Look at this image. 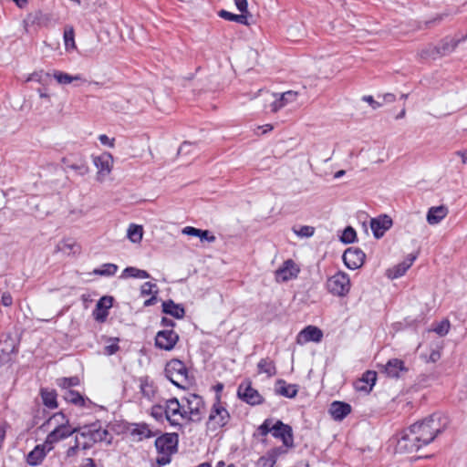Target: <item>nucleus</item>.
I'll use <instances>...</instances> for the list:
<instances>
[{"mask_svg": "<svg viewBox=\"0 0 467 467\" xmlns=\"http://www.w3.org/2000/svg\"><path fill=\"white\" fill-rule=\"evenodd\" d=\"M297 96H298L297 92L289 90V91L282 93L278 99L283 102V105L285 106L288 103H292V102L296 101L297 99Z\"/></svg>", "mask_w": 467, "mask_h": 467, "instance_id": "nucleus-42", "label": "nucleus"}, {"mask_svg": "<svg viewBox=\"0 0 467 467\" xmlns=\"http://www.w3.org/2000/svg\"><path fill=\"white\" fill-rule=\"evenodd\" d=\"M99 140L101 144H103L105 146H108L109 148H113L114 145H115L114 144L115 139L114 138H109L106 134L99 135Z\"/></svg>", "mask_w": 467, "mask_h": 467, "instance_id": "nucleus-52", "label": "nucleus"}, {"mask_svg": "<svg viewBox=\"0 0 467 467\" xmlns=\"http://www.w3.org/2000/svg\"><path fill=\"white\" fill-rule=\"evenodd\" d=\"M143 229L142 226L137 224H130L127 231V236L130 242L137 244L142 239Z\"/></svg>", "mask_w": 467, "mask_h": 467, "instance_id": "nucleus-33", "label": "nucleus"}, {"mask_svg": "<svg viewBox=\"0 0 467 467\" xmlns=\"http://www.w3.org/2000/svg\"><path fill=\"white\" fill-rule=\"evenodd\" d=\"M286 452H287V448L286 447L285 448V446L284 447H276V448L271 449L270 451H267V453L273 459H275V462L280 455L285 454Z\"/></svg>", "mask_w": 467, "mask_h": 467, "instance_id": "nucleus-48", "label": "nucleus"}, {"mask_svg": "<svg viewBox=\"0 0 467 467\" xmlns=\"http://www.w3.org/2000/svg\"><path fill=\"white\" fill-rule=\"evenodd\" d=\"M48 428H52L47 436L45 446H48V451L53 449V445L63 441L72 434L78 432V427H73L69 423V420L62 413L57 412L52 415L45 423Z\"/></svg>", "mask_w": 467, "mask_h": 467, "instance_id": "nucleus-1", "label": "nucleus"}, {"mask_svg": "<svg viewBox=\"0 0 467 467\" xmlns=\"http://www.w3.org/2000/svg\"><path fill=\"white\" fill-rule=\"evenodd\" d=\"M361 379H363L365 383H368L372 388L376 382L377 374L374 371L368 370L363 374Z\"/></svg>", "mask_w": 467, "mask_h": 467, "instance_id": "nucleus-46", "label": "nucleus"}, {"mask_svg": "<svg viewBox=\"0 0 467 467\" xmlns=\"http://www.w3.org/2000/svg\"><path fill=\"white\" fill-rule=\"evenodd\" d=\"M122 275L128 276V277L140 278V279H146V278L150 277V274L147 271L138 269V268L132 267V266L125 268Z\"/></svg>", "mask_w": 467, "mask_h": 467, "instance_id": "nucleus-37", "label": "nucleus"}, {"mask_svg": "<svg viewBox=\"0 0 467 467\" xmlns=\"http://www.w3.org/2000/svg\"><path fill=\"white\" fill-rule=\"evenodd\" d=\"M156 288V285L150 282H146L141 285V295L149 296L153 293V289Z\"/></svg>", "mask_w": 467, "mask_h": 467, "instance_id": "nucleus-51", "label": "nucleus"}, {"mask_svg": "<svg viewBox=\"0 0 467 467\" xmlns=\"http://www.w3.org/2000/svg\"><path fill=\"white\" fill-rule=\"evenodd\" d=\"M230 420L231 415L224 404L222 402L221 395H216L215 401L210 410L207 421L208 427L215 431L226 426Z\"/></svg>", "mask_w": 467, "mask_h": 467, "instance_id": "nucleus-4", "label": "nucleus"}, {"mask_svg": "<svg viewBox=\"0 0 467 467\" xmlns=\"http://www.w3.org/2000/svg\"><path fill=\"white\" fill-rule=\"evenodd\" d=\"M455 154L462 158V162L463 164L467 163V149L464 150H458Z\"/></svg>", "mask_w": 467, "mask_h": 467, "instance_id": "nucleus-63", "label": "nucleus"}, {"mask_svg": "<svg viewBox=\"0 0 467 467\" xmlns=\"http://www.w3.org/2000/svg\"><path fill=\"white\" fill-rule=\"evenodd\" d=\"M111 304H112V298L111 297H107V296H104L102 297L97 304V307L98 308H102V307H105V308H109L111 306Z\"/></svg>", "mask_w": 467, "mask_h": 467, "instance_id": "nucleus-56", "label": "nucleus"}, {"mask_svg": "<svg viewBox=\"0 0 467 467\" xmlns=\"http://www.w3.org/2000/svg\"><path fill=\"white\" fill-rule=\"evenodd\" d=\"M357 234L354 228L348 226L342 233L340 240L344 244H351L356 240Z\"/></svg>", "mask_w": 467, "mask_h": 467, "instance_id": "nucleus-40", "label": "nucleus"}, {"mask_svg": "<svg viewBox=\"0 0 467 467\" xmlns=\"http://www.w3.org/2000/svg\"><path fill=\"white\" fill-rule=\"evenodd\" d=\"M467 39V35L462 38H455L451 36H446L442 38L438 44V49L440 51L441 57L451 54L461 42Z\"/></svg>", "mask_w": 467, "mask_h": 467, "instance_id": "nucleus-18", "label": "nucleus"}, {"mask_svg": "<svg viewBox=\"0 0 467 467\" xmlns=\"http://www.w3.org/2000/svg\"><path fill=\"white\" fill-rule=\"evenodd\" d=\"M447 425V419L441 414H432L410 428L424 445L431 443L435 437L442 432Z\"/></svg>", "mask_w": 467, "mask_h": 467, "instance_id": "nucleus-2", "label": "nucleus"}, {"mask_svg": "<svg viewBox=\"0 0 467 467\" xmlns=\"http://www.w3.org/2000/svg\"><path fill=\"white\" fill-rule=\"evenodd\" d=\"M328 291L334 296H344L350 289V279L346 273L337 272L327 282Z\"/></svg>", "mask_w": 467, "mask_h": 467, "instance_id": "nucleus-8", "label": "nucleus"}, {"mask_svg": "<svg viewBox=\"0 0 467 467\" xmlns=\"http://www.w3.org/2000/svg\"><path fill=\"white\" fill-rule=\"evenodd\" d=\"M270 107L272 112H276L285 106L279 99L275 98V100L271 102Z\"/></svg>", "mask_w": 467, "mask_h": 467, "instance_id": "nucleus-59", "label": "nucleus"}, {"mask_svg": "<svg viewBox=\"0 0 467 467\" xmlns=\"http://www.w3.org/2000/svg\"><path fill=\"white\" fill-rule=\"evenodd\" d=\"M199 238L203 241H207L209 243H213L215 241V236L213 234H211V233L208 230H201Z\"/></svg>", "mask_w": 467, "mask_h": 467, "instance_id": "nucleus-54", "label": "nucleus"}, {"mask_svg": "<svg viewBox=\"0 0 467 467\" xmlns=\"http://www.w3.org/2000/svg\"><path fill=\"white\" fill-rule=\"evenodd\" d=\"M323 337V332L320 328L314 326H307L297 336L296 341L298 344H305L306 342H320Z\"/></svg>", "mask_w": 467, "mask_h": 467, "instance_id": "nucleus-17", "label": "nucleus"}, {"mask_svg": "<svg viewBox=\"0 0 467 467\" xmlns=\"http://www.w3.org/2000/svg\"><path fill=\"white\" fill-rule=\"evenodd\" d=\"M164 414L169 423L175 427L181 428L182 422L189 421L185 411V404L179 402L176 398L166 400Z\"/></svg>", "mask_w": 467, "mask_h": 467, "instance_id": "nucleus-5", "label": "nucleus"}, {"mask_svg": "<svg viewBox=\"0 0 467 467\" xmlns=\"http://www.w3.org/2000/svg\"><path fill=\"white\" fill-rule=\"evenodd\" d=\"M407 370L404 362L399 358L389 359L384 367L385 373L390 378H399L401 373Z\"/></svg>", "mask_w": 467, "mask_h": 467, "instance_id": "nucleus-21", "label": "nucleus"}, {"mask_svg": "<svg viewBox=\"0 0 467 467\" xmlns=\"http://www.w3.org/2000/svg\"><path fill=\"white\" fill-rule=\"evenodd\" d=\"M237 395L241 400L252 406L259 405L263 402V397L255 389L252 388L250 381H245L239 385Z\"/></svg>", "mask_w": 467, "mask_h": 467, "instance_id": "nucleus-11", "label": "nucleus"}, {"mask_svg": "<svg viewBox=\"0 0 467 467\" xmlns=\"http://www.w3.org/2000/svg\"><path fill=\"white\" fill-rule=\"evenodd\" d=\"M418 57L422 61L435 60L441 57L440 51L437 45L428 44L417 52Z\"/></svg>", "mask_w": 467, "mask_h": 467, "instance_id": "nucleus-23", "label": "nucleus"}, {"mask_svg": "<svg viewBox=\"0 0 467 467\" xmlns=\"http://www.w3.org/2000/svg\"><path fill=\"white\" fill-rule=\"evenodd\" d=\"M46 448L48 450V446H45V444L41 446H36L32 451H30L27 455L26 462L30 465H37L46 456Z\"/></svg>", "mask_w": 467, "mask_h": 467, "instance_id": "nucleus-30", "label": "nucleus"}, {"mask_svg": "<svg viewBox=\"0 0 467 467\" xmlns=\"http://www.w3.org/2000/svg\"><path fill=\"white\" fill-rule=\"evenodd\" d=\"M416 258L417 254H409L403 262L388 270V276L391 279L402 276L412 265Z\"/></svg>", "mask_w": 467, "mask_h": 467, "instance_id": "nucleus-20", "label": "nucleus"}, {"mask_svg": "<svg viewBox=\"0 0 467 467\" xmlns=\"http://www.w3.org/2000/svg\"><path fill=\"white\" fill-rule=\"evenodd\" d=\"M78 384V379L76 377L73 378H63L59 379V386L67 389L71 386H76Z\"/></svg>", "mask_w": 467, "mask_h": 467, "instance_id": "nucleus-47", "label": "nucleus"}, {"mask_svg": "<svg viewBox=\"0 0 467 467\" xmlns=\"http://www.w3.org/2000/svg\"><path fill=\"white\" fill-rule=\"evenodd\" d=\"M65 400L72 404L83 407L85 406V399L78 391L67 389L64 394Z\"/></svg>", "mask_w": 467, "mask_h": 467, "instance_id": "nucleus-35", "label": "nucleus"}, {"mask_svg": "<svg viewBox=\"0 0 467 467\" xmlns=\"http://www.w3.org/2000/svg\"><path fill=\"white\" fill-rule=\"evenodd\" d=\"M272 130H273V126L271 124H265L263 126H259V127H257L256 134L262 135V134H265Z\"/></svg>", "mask_w": 467, "mask_h": 467, "instance_id": "nucleus-61", "label": "nucleus"}, {"mask_svg": "<svg viewBox=\"0 0 467 467\" xmlns=\"http://www.w3.org/2000/svg\"><path fill=\"white\" fill-rule=\"evenodd\" d=\"M65 49L70 52L76 49L75 33L72 26H67L64 30Z\"/></svg>", "mask_w": 467, "mask_h": 467, "instance_id": "nucleus-34", "label": "nucleus"}, {"mask_svg": "<svg viewBox=\"0 0 467 467\" xmlns=\"http://www.w3.org/2000/svg\"><path fill=\"white\" fill-rule=\"evenodd\" d=\"M118 266L114 264H105L99 269H95L94 274L99 275H113L116 274Z\"/></svg>", "mask_w": 467, "mask_h": 467, "instance_id": "nucleus-39", "label": "nucleus"}, {"mask_svg": "<svg viewBox=\"0 0 467 467\" xmlns=\"http://www.w3.org/2000/svg\"><path fill=\"white\" fill-rule=\"evenodd\" d=\"M52 76L60 85H68L76 81L86 82V79H84L80 74L72 76L63 71L55 70Z\"/></svg>", "mask_w": 467, "mask_h": 467, "instance_id": "nucleus-27", "label": "nucleus"}, {"mask_svg": "<svg viewBox=\"0 0 467 467\" xmlns=\"http://www.w3.org/2000/svg\"><path fill=\"white\" fill-rule=\"evenodd\" d=\"M177 434L167 433L156 439L155 447L158 451L156 463L158 467L170 463L171 454L177 450Z\"/></svg>", "mask_w": 467, "mask_h": 467, "instance_id": "nucleus-3", "label": "nucleus"}, {"mask_svg": "<svg viewBox=\"0 0 467 467\" xmlns=\"http://www.w3.org/2000/svg\"><path fill=\"white\" fill-rule=\"evenodd\" d=\"M365 260V254L358 248H348L343 254V261L348 268H359Z\"/></svg>", "mask_w": 467, "mask_h": 467, "instance_id": "nucleus-14", "label": "nucleus"}, {"mask_svg": "<svg viewBox=\"0 0 467 467\" xmlns=\"http://www.w3.org/2000/svg\"><path fill=\"white\" fill-rule=\"evenodd\" d=\"M130 434L136 437L139 441L155 436V433L152 432L149 425L144 423L133 425L130 429Z\"/></svg>", "mask_w": 467, "mask_h": 467, "instance_id": "nucleus-28", "label": "nucleus"}, {"mask_svg": "<svg viewBox=\"0 0 467 467\" xmlns=\"http://www.w3.org/2000/svg\"><path fill=\"white\" fill-rule=\"evenodd\" d=\"M258 373H265L267 377L276 374L275 363L269 358H263L257 364Z\"/></svg>", "mask_w": 467, "mask_h": 467, "instance_id": "nucleus-31", "label": "nucleus"}, {"mask_svg": "<svg viewBox=\"0 0 467 467\" xmlns=\"http://www.w3.org/2000/svg\"><path fill=\"white\" fill-rule=\"evenodd\" d=\"M329 411L335 420H341L350 413L351 407L345 402L334 401L330 406Z\"/></svg>", "mask_w": 467, "mask_h": 467, "instance_id": "nucleus-22", "label": "nucleus"}, {"mask_svg": "<svg viewBox=\"0 0 467 467\" xmlns=\"http://www.w3.org/2000/svg\"><path fill=\"white\" fill-rule=\"evenodd\" d=\"M179 340V335L172 329L159 331L155 337L156 348L170 351L174 348Z\"/></svg>", "mask_w": 467, "mask_h": 467, "instance_id": "nucleus-10", "label": "nucleus"}, {"mask_svg": "<svg viewBox=\"0 0 467 467\" xmlns=\"http://www.w3.org/2000/svg\"><path fill=\"white\" fill-rule=\"evenodd\" d=\"M62 162L67 168L75 171L80 176H84L88 172V166L82 158H78L76 160V162H72L69 158L65 157L62 159Z\"/></svg>", "mask_w": 467, "mask_h": 467, "instance_id": "nucleus-26", "label": "nucleus"}, {"mask_svg": "<svg viewBox=\"0 0 467 467\" xmlns=\"http://www.w3.org/2000/svg\"><path fill=\"white\" fill-rule=\"evenodd\" d=\"M355 389L358 391H363L366 393H368L372 389L371 386L368 385V383H365V381L361 379L355 382Z\"/></svg>", "mask_w": 467, "mask_h": 467, "instance_id": "nucleus-49", "label": "nucleus"}, {"mask_svg": "<svg viewBox=\"0 0 467 467\" xmlns=\"http://www.w3.org/2000/svg\"><path fill=\"white\" fill-rule=\"evenodd\" d=\"M449 328H450V323L449 321L445 320V321H442L440 325H438L435 328H434V331L441 335V336H443V335H446L449 331Z\"/></svg>", "mask_w": 467, "mask_h": 467, "instance_id": "nucleus-50", "label": "nucleus"}, {"mask_svg": "<svg viewBox=\"0 0 467 467\" xmlns=\"http://www.w3.org/2000/svg\"><path fill=\"white\" fill-rule=\"evenodd\" d=\"M94 164L99 170V180H103V178L109 175L111 171L113 164L112 155L108 152L102 153L101 155L94 158Z\"/></svg>", "mask_w": 467, "mask_h": 467, "instance_id": "nucleus-15", "label": "nucleus"}, {"mask_svg": "<svg viewBox=\"0 0 467 467\" xmlns=\"http://www.w3.org/2000/svg\"><path fill=\"white\" fill-rule=\"evenodd\" d=\"M392 225V220L388 215L379 216L370 220V228L377 239L382 237Z\"/></svg>", "mask_w": 467, "mask_h": 467, "instance_id": "nucleus-16", "label": "nucleus"}, {"mask_svg": "<svg viewBox=\"0 0 467 467\" xmlns=\"http://www.w3.org/2000/svg\"><path fill=\"white\" fill-rule=\"evenodd\" d=\"M79 447V442H78V437L76 438V441H75V445L74 446H71L68 448L67 451V456H73L76 454L78 449Z\"/></svg>", "mask_w": 467, "mask_h": 467, "instance_id": "nucleus-62", "label": "nucleus"}, {"mask_svg": "<svg viewBox=\"0 0 467 467\" xmlns=\"http://www.w3.org/2000/svg\"><path fill=\"white\" fill-rule=\"evenodd\" d=\"M115 341H118V339H115ZM119 347L117 342H114L110 345H108L105 347V354L110 356L115 354L119 350Z\"/></svg>", "mask_w": 467, "mask_h": 467, "instance_id": "nucleus-57", "label": "nucleus"}, {"mask_svg": "<svg viewBox=\"0 0 467 467\" xmlns=\"http://www.w3.org/2000/svg\"><path fill=\"white\" fill-rule=\"evenodd\" d=\"M219 16L226 20H229V21H234L236 23L245 25V26L249 25L248 14H245V13H242L240 15H235L231 12L222 10V11H220Z\"/></svg>", "mask_w": 467, "mask_h": 467, "instance_id": "nucleus-32", "label": "nucleus"}, {"mask_svg": "<svg viewBox=\"0 0 467 467\" xmlns=\"http://www.w3.org/2000/svg\"><path fill=\"white\" fill-rule=\"evenodd\" d=\"M162 412L164 413V407L162 406H157L152 409V415L156 418L161 416Z\"/></svg>", "mask_w": 467, "mask_h": 467, "instance_id": "nucleus-64", "label": "nucleus"}, {"mask_svg": "<svg viewBox=\"0 0 467 467\" xmlns=\"http://www.w3.org/2000/svg\"><path fill=\"white\" fill-rule=\"evenodd\" d=\"M51 75L43 70L36 71L32 73L26 79V81H36L40 84H47L50 78Z\"/></svg>", "mask_w": 467, "mask_h": 467, "instance_id": "nucleus-38", "label": "nucleus"}, {"mask_svg": "<svg viewBox=\"0 0 467 467\" xmlns=\"http://www.w3.org/2000/svg\"><path fill=\"white\" fill-rule=\"evenodd\" d=\"M41 397L43 400V403L49 409H55L57 407V394L52 390H42Z\"/></svg>", "mask_w": 467, "mask_h": 467, "instance_id": "nucleus-36", "label": "nucleus"}, {"mask_svg": "<svg viewBox=\"0 0 467 467\" xmlns=\"http://www.w3.org/2000/svg\"><path fill=\"white\" fill-rule=\"evenodd\" d=\"M363 100L368 102L374 109L379 108L382 105V103L375 100L372 96H364Z\"/></svg>", "mask_w": 467, "mask_h": 467, "instance_id": "nucleus-58", "label": "nucleus"}, {"mask_svg": "<svg viewBox=\"0 0 467 467\" xmlns=\"http://www.w3.org/2000/svg\"><path fill=\"white\" fill-rule=\"evenodd\" d=\"M275 459H273L267 452L260 457L256 462V467H274L275 464Z\"/></svg>", "mask_w": 467, "mask_h": 467, "instance_id": "nucleus-43", "label": "nucleus"}, {"mask_svg": "<svg viewBox=\"0 0 467 467\" xmlns=\"http://www.w3.org/2000/svg\"><path fill=\"white\" fill-rule=\"evenodd\" d=\"M165 375L178 388H186L188 384V370L181 360L171 359L169 361L165 367Z\"/></svg>", "mask_w": 467, "mask_h": 467, "instance_id": "nucleus-6", "label": "nucleus"}, {"mask_svg": "<svg viewBox=\"0 0 467 467\" xmlns=\"http://www.w3.org/2000/svg\"><path fill=\"white\" fill-rule=\"evenodd\" d=\"M273 420L271 419H266L259 427L258 432L262 436H266L268 433H273L272 426Z\"/></svg>", "mask_w": 467, "mask_h": 467, "instance_id": "nucleus-44", "label": "nucleus"}, {"mask_svg": "<svg viewBox=\"0 0 467 467\" xmlns=\"http://www.w3.org/2000/svg\"><path fill=\"white\" fill-rule=\"evenodd\" d=\"M272 435L275 438L281 439L285 447L292 448L294 446L293 431L289 425L277 420L272 426Z\"/></svg>", "mask_w": 467, "mask_h": 467, "instance_id": "nucleus-12", "label": "nucleus"}, {"mask_svg": "<svg viewBox=\"0 0 467 467\" xmlns=\"http://www.w3.org/2000/svg\"><path fill=\"white\" fill-rule=\"evenodd\" d=\"M1 302L5 306H9L13 303V298L10 294L5 293L1 297Z\"/></svg>", "mask_w": 467, "mask_h": 467, "instance_id": "nucleus-60", "label": "nucleus"}, {"mask_svg": "<svg viewBox=\"0 0 467 467\" xmlns=\"http://www.w3.org/2000/svg\"><path fill=\"white\" fill-rule=\"evenodd\" d=\"M182 234L190 236H200L201 229H197L192 226H186L182 229Z\"/></svg>", "mask_w": 467, "mask_h": 467, "instance_id": "nucleus-55", "label": "nucleus"}, {"mask_svg": "<svg viewBox=\"0 0 467 467\" xmlns=\"http://www.w3.org/2000/svg\"><path fill=\"white\" fill-rule=\"evenodd\" d=\"M448 209L443 205L431 207L427 213V222L430 224H437L446 217Z\"/></svg>", "mask_w": 467, "mask_h": 467, "instance_id": "nucleus-24", "label": "nucleus"}, {"mask_svg": "<svg viewBox=\"0 0 467 467\" xmlns=\"http://www.w3.org/2000/svg\"><path fill=\"white\" fill-rule=\"evenodd\" d=\"M294 233L299 237H311L315 233V228L309 225L301 226L299 229H293Z\"/></svg>", "mask_w": 467, "mask_h": 467, "instance_id": "nucleus-41", "label": "nucleus"}, {"mask_svg": "<svg viewBox=\"0 0 467 467\" xmlns=\"http://www.w3.org/2000/svg\"><path fill=\"white\" fill-rule=\"evenodd\" d=\"M162 311L178 319L182 318L185 315L183 306L180 304H175L172 300L162 303Z\"/></svg>", "mask_w": 467, "mask_h": 467, "instance_id": "nucleus-25", "label": "nucleus"}, {"mask_svg": "<svg viewBox=\"0 0 467 467\" xmlns=\"http://www.w3.org/2000/svg\"><path fill=\"white\" fill-rule=\"evenodd\" d=\"M424 444L420 442L418 436L409 428L408 431L398 441L397 450L400 452H413L418 451Z\"/></svg>", "mask_w": 467, "mask_h": 467, "instance_id": "nucleus-9", "label": "nucleus"}, {"mask_svg": "<svg viewBox=\"0 0 467 467\" xmlns=\"http://www.w3.org/2000/svg\"><path fill=\"white\" fill-rule=\"evenodd\" d=\"M299 271L297 265L293 260L288 259L275 271V280L277 282H286L295 279L297 277Z\"/></svg>", "mask_w": 467, "mask_h": 467, "instance_id": "nucleus-13", "label": "nucleus"}, {"mask_svg": "<svg viewBox=\"0 0 467 467\" xmlns=\"http://www.w3.org/2000/svg\"><path fill=\"white\" fill-rule=\"evenodd\" d=\"M234 4L237 7V9L241 12V13H245V14H249L248 12V4H247V0H234Z\"/></svg>", "mask_w": 467, "mask_h": 467, "instance_id": "nucleus-53", "label": "nucleus"}, {"mask_svg": "<svg viewBox=\"0 0 467 467\" xmlns=\"http://www.w3.org/2000/svg\"><path fill=\"white\" fill-rule=\"evenodd\" d=\"M189 421H199L204 413V402L201 396L191 393L182 400Z\"/></svg>", "mask_w": 467, "mask_h": 467, "instance_id": "nucleus-7", "label": "nucleus"}, {"mask_svg": "<svg viewBox=\"0 0 467 467\" xmlns=\"http://www.w3.org/2000/svg\"><path fill=\"white\" fill-rule=\"evenodd\" d=\"M82 437H89L92 442H100L107 440L109 431L106 429L97 427L96 424H92L88 427H85L80 432Z\"/></svg>", "mask_w": 467, "mask_h": 467, "instance_id": "nucleus-19", "label": "nucleus"}, {"mask_svg": "<svg viewBox=\"0 0 467 467\" xmlns=\"http://www.w3.org/2000/svg\"><path fill=\"white\" fill-rule=\"evenodd\" d=\"M140 391L147 398H150L154 392L152 386L147 379H140Z\"/></svg>", "mask_w": 467, "mask_h": 467, "instance_id": "nucleus-45", "label": "nucleus"}, {"mask_svg": "<svg viewBox=\"0 0 467 467\" xmlns=\"http://www.w3.org/2000/svg\"><path fill=\"white\" fill-rule=\"evenodd\" d=\"M276 393L286 398H295L297 394L298 389L296 385L286 384L285 380L277 381Z\"/></svg>", "mask_w": 467, "mask_h": 467, "instance_id": "nucleus-29", "label": "nucleus"}]
</instances>
